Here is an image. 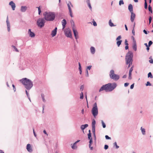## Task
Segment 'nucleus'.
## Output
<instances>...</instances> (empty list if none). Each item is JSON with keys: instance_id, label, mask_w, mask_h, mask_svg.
<instances>
[{"instance_id": "obj_1", "label": "nucleus", "mask_w": 153, "mask_h": 153, "mask_svg": "<svg viewBox=\"0 0 153 153\" xmlns=\"http://www.w3.org/2000/svg\"><path fill=\"white\" fill-rule=\"evenodd\" d=\"M117 84L115 82L109 83L103 85L99 90V92L105 90L106 92L111 91L117 87Z\"/></svg>"}, {"instance_id": "obj_2", "label": "nucleus", "mask_w": 153, "mask_h": 153, "mask_svg": "<svg viewBox=\"0 0 153 153\" xmlns=\"http://www.w3.org/2000/svg\"><path fill=\"white\" fill-rule=\"evenodd\" d=\"M19 81L25 86L27 90H30L33 86L32 82L30 79L24 78L19 80Z\"/></svg>"}, {"instance_id": "obj_3", "label": "nucleus", "mask_w": 153, "mask_h": 153, "mask_svg": "<svg viewBox=\"0 0 153 153\" xmlns=\"http://www.w3.org/2000/svg\"><path fill=\"white\" fill-rule=\"evenodd\" d=\"M45 20L48 21H53L56 17V14L54 12H45L43 14Z\"/></svg>"}, {"instance_id": "obj_4", "label": "nucleus", "mask_w": 153, "mask_h": 153, "mask_svg": "<svg viewBox=\"0 0 153 153\" xmlns=\"http://www.w3.org/2000/svg\"><path fill=\"white\" fill-rule=\"evenodd\" d=\"M133 54L131 51H128L126 56V63L128 65L129 63L132 64L133 60Z\"/></svg>"}, {"instance_id": "obj_5", "label": "nucleus", "mask_w": 153, "mask_h": 153, "mask_svg": "<svg viewBox=\"0 0 153 153\" xmlns=\"http://www.w3.org/2000/svg\"><path fill=\"white\" fill-rule=\"evenodd\" d=\"M110 78L115 81H117L120 78V76L118 75L114 74V71L113 70H111L109 74Z\"/></svg>"}, {"instance_id": "obj_6", "label": "nucleus", "mask_w": 153, "mask_h": 153, "mask_svg": "<svg viewBox=\"0 0 153 153\" xmlns=\"http://www.w3.org/2000/svg\"><path fill=\"white\" fill-rule=\"evenodd\" d=\"M91 112L94 117L95 118L98 113L97 104L96 102L94 103L91 110Z\"/></svg>"}, {"instance_id": "obj_7", "label": "nucleus", "mask_w": 153, "mask_h": 153, "mask_svg": "<svg viewBox=\"0 0 153 153\" xmlns=\"http://www.w3.org/2000/svg\"><path fill=\"white\" fill-rule=\"evenodd\" d=\"M45 22V18H40L37 20L36 24L38 27L42 28L44 26Z\"/></svg>"}, {"instance_id": "obj_8", "label": "nucleus", "mask_w": 153, "mask_h": 153, "mask_svg": "<svg viewBox=\"0 0 153 153\" xmlns=\"http://www.w3.org/2000/svg\"><path fill=\"white\" fill-rule=\"evenodd\" d=\"M72 22L73 23V26H72V28L73 29V31L74 33V35L75 37V39L76 40V41L77 42H78V40H77V39L79 38V36H78V33L76 30L75 28V24L73 20H71V23L72 24Z\"/></svg>"}, {"instance_id": "obj_9", "label": "nucleus", "mask_w": 153, "mask_h": 153, "mask_svg": "<svg viewBox=\"0 0 153 153\" xmlns=\"http://www.w3.org/2000/svg\"><path fill=\"white\" fill-rule=\"evenodd\" d=\"M65 35L68 37L71 38L72 37L71 31L70 30L66 31L65 32Z\"/></svg>"}, {"instance_id": "obj_10", "label": "nucleus", "mask_w": 153, "mask_h": 153, "mask_svg": "<svg viewBox=\"0 0 153 153\" xmlns=\"http://www.w3.org/2000/svg\"><path fill=\"white\" fill-rule=\"evenodd\" d=\"M57 27H55L51 33V35L52 37L55 36L57 33Z\"/></svg>"}, {"instance_id": "obj_11", "label": "nucleus", "mask_w": 153, "mask_h": 153, "mask_svg": "<svg viewBox=\"0 0 153 153\" xmlns=\"http://www.w3.org/2000/svg\"><path fill=\"white\" fill-rule=\"evenodd\" d=\"M26 149L28 152L31 153L32 152L33 149L30 144H28L26 146Z\"/></svg>"}, {"instance_id": "obj_12", "label": "nucleus", "mask_w": 153, "mask_h": 153, "mask_svg": "<svg viewBox=\"0 0 153 153\" xmlns=\"http://www.w3.org/2000/svg\"><path fill=\"white\" fill-rule=\"evenodd\" d=\"M9 4L11 6L13 10H15L16 7V5L13 1H10L9 2Z\"/></svg>"}, {"instance_id": "obj_13", "label": "nucleus", "mask_w": 153, "mask_h": 153, "mask_svg": "<svg viewBox=\"0 0 153 153\" xmlns=\"http://www.w3.org/2000/svg\"><path fill=\"white\" fill-rule=\"evenodd\" d=\"M6 23L7 26V30L8 32H9L10 30V23L8 20V17H7L6 19Z\"/></svg>"}, {"instance_id": "obj_14", "label": "nucleus", "mask_w": 153, "mask_h": 153, "mask_svg": "<svg viewBox=\"0 0 153 153\" xmlns=\"http://www.w3.org/2000/svg\"><path fill=\"white\" fill-rule=\"evenodd\" d=\"M28 33L29 34L30 37L33 38L35 36V34L34 33L31 31L30 29H29Z\"/></svg>"}, {"instance_id": "obj_15", "label": "nucleus", "mask_w": 153, "mask_h": 153, "mask_svg": "<svg viewBox=\"0 0 153 153\" xmlns=\"http://www.w3.org/2000/svg\"><path fill=\"white\" fill-rule=\"evenodd\" d=\"M131 21L132 22H133L134 21V20L135 17V14L133 12H131Z\"/></svg>"}, {"instance_id": "obj_16", "label": "nucleus", "mask_w": 153, "mask_h": 153, "mask_svg": "<svg viewBox=\"0 0 153 153\" xmlns=\"http://www.w3.org/2000/svg\"><path fill=\"white\" fill-rule=\"evenodd\" d=\"M88 126V124H84V125H82L81 126L80 128H81V129L83 131V132H84V130Z\"/></svg>"}, {"instance_id": "obj_17", "label": "nucleus", "mask_w": 153, "mask_h": 153, "mask_svg": "<svg viewBox=\"0 0 153 153\" xmlns=\"http://www.w3.org/2000/svg\"><path fill=\"white\" fill-rule=\"evenodd\" d=\"M27 9V7L26 6H22L21 7L20 10L22 12H25Z\"/></svg>"}, {"instance_id": "obj_18", "label": "nucleus", "mask_w": 153, "mask_h": 153, "mask_svg": "<svg viewBox=\"0 0 153 153\" xmlns=\"http://www.w3.org/2000/svg\"><path fill=\"white\" fill-rule=\"evenodd\" d=\"M62 25L63 29L65 28V25L66 24V21L65 19H63L62 21Z\"/></svg>"}, {"instance_id": "obj_19", "label": "nucleus", "mask_w": 153, "mask_h": 153, "mask_svg": "<svg viewBox=\"0 0 153 153\" xmlns=\"http://www.w3.org/2000/svg\"><path fill=\"white\" fill-rule=\"evenodd\" d=\"M128 9L129 11L131 13L133 12V6L131 4H130L128 6Z\"/></svg>"}, {"instance_id": "obj_20", "label": "nucleus", "mask_w": 153, "mask_h": 153, "mask_svg": "<svg viewBox=\"0 0 153 153\" xmlns=\"http://www.w3.org/2000/svg\"><path fill=\"white\" fill-rule=\"evenodd\" d=\"M70 5H71V7L73 6L72 4L71 3V2L70 1H69V3H68L67 4V6H68V9L69 10V11L72 10L71 8Z\"/></svg>"}, {"instance_id": "obj_21", "label": "nucleus", "mask_w": 153, "mask_h": 153, "mask_svg": "<svg viewBox=\"0 0 153 153\" xmlns=\"http://www.w3.org/2000/svg\"><path fill=\"white\" fill-rule=\"evenodd\" d=\"M91 52L92 54L94 53L95 52V48L93 47H91L90 48Z\"/></svg>"}, {"instance_id": "obj_22", "label": "nucleus", "mask_w": 153, "mask_h": 153, "mask_svg": "<svg viewBox=\"0 0 153 153\" xmlns=\"http://www.w3.org/2000/svg\"><path fill=\"white\" fill-rule=\"evenodd\" d=\"M96 121L94 119H93L92 123V128L95 127Z\"/></svg>"}, {"instance_id": "obj_23", "label": "nucleus", "mask_w": 153, "mask_h": 153, "mask_svg": "<svg viewBox=\"0 0 153 153\" xmlns=\"http://www.w3.org/2000/svg\"><path fill=\"white\" fill-rule=\"evenodd\" d=\"M109 24L110 26L111 27L115 26L116 25H114L112 22L111 19H110L109 21Z\"/></svg>"}, {"instance_id": "obj_24", "label": "nucleus", "mask_w": 153, "mask_h": 153, "mask_svg": "<svg viewBox=\"0 0 153 153\" xmlns=\"http://www.w3.org/2000/svg\"><path fill=\"white\" fill-rule=\"evenodd\" d=\"M116 44L118 47H119L120 45H121V43L122 42V40H117Z\"/></svg>"}, {"instance_id": "obj_25", "label": "nucleus", "mask_w": 153, "mask_h": 153, "mask_svg": "<svg viewBox=\"0 0 153 153\" xmlns=\"http://www.w3.org/2000/svg\"><path fill=\"white\" fill-rule=\"evenodd\" d=\"M132 48L133 49L136 51L137 49V44H132Z\"/></svg>"}, {"instance_id": "obj_26", "label": "nucleus", "mask_w": 153, "mask_h": 153, "mask_svg": "<svg viewBox=\"0 0 153 153\" xmlns=\"http://www.w3.org/2000/svg\"><path fill=\"white\" fill-rule=\"evenodd\" d=\"M79 73L80 74H82V68L81 66V65L80 63L79 62Z\"/></svg>"}, {"instance_id": "obj_27", "label": "nucleus", "mask_w": 153, "mask_h": 153, "mask_svg": "<svg viewBox=\"0 0 153 153\" xmlns=\"http://www.w3.org/2000/svg\"><path fill=\"white\" fill-rule=\"evenodd\" d=\"M41 96L43 102H46V100L45 99V95L44 94H41Z\"/></svg>"}, {"instance_id": "obj_28", "label": "nucleus", "mask_w": 153, "mask_h": 153, "mask_svg": "<svg viewBox=\"0 0 153 153\" xmlns=\"http://www.w3.org/2000/svg\"><path fill=\"white\" fill-rule=\"evenodd\" d=\"M148 10L149 12H150L151 13H152V7L150 5H149L148 6Z\"/></svg>"}, {"instance_id": "obj_29", "label": "nucleus", "mask_w": 153, "mask_h": 153, "mask_svg": "<svg viewBox=\"0 0 153 153\" xmlns=\"http://www.w3.org/2000/svg\"><path fill=\"white\" fill-rule=\"evenodd\" d=\"M148 78H152L153 77V76L152 75V74L151 72H150L148 73Z\"/></svg>"}, {"instance_id": "obj_30", "label": "nucleus", "mask_w": 153, "mask_h": 153, "mask_svg": "<svg viewBox=\"0 0 153 153\" xmlns=\"http://www.w3.org/2000/svg\"><path fill=\"white\" fill-rule=\"evenodd\" d=\"M101 122L102 124V125L103 128H105L106 126L105 123H104V122L102 120H101Z\"/></svg>"}, {"instance_id": "obj_31", "label": "nucleus", "mask_w": 153, "mask_h": 153, "mask_svg": "<svg viewBox=\"0 0 153 153\" xmlns=\"http://www.w3.org/2000/svg\"><path fill=\"white\" fill-rule=\"evenodd\" d=\"M142 132L143 134L144 135L145 134V130L144 128H143L142 127L141 128Z\"/></svg>"}, {"instance_id": "obj_32", "label": "nucleus", "mask_w": 153, "mask_h": 153, "mask_svg": "<svg viewBox=\"0 0 153 153\" xmlns=\"http://www.w3.org/2000/svg\"><path fill=\"white\" fill-rule=\"evenodd\" d=\"M88 140H90V139H92V137H91V134L88 133Z\"/></svg>"}, {"instance_id": "obj_33", "label": "nucleus", "mask_w": 153, "mask_h": 153, "mask_svg": "<svg viewBox=\"0 0 153 153\" xmlns=\"http://www.w3.org/2000/svg\"><path fill=\"white\" fill-rule=\"evenodd\" d=\"M36 7L38 8V14L40 15L41 12L40 6H39L38 7Z\"/></svg>"}, {"instance_id": "obj_34", "label": "nucleus", "mask_w": 153, "mask_h": 153, "mask_svg": "<svg viewBox=\"0 0 153 153\" xmlns=\"http://www.w3.org/2000/svg\"><path fill=\"white\" fill-rule=\"evenodd\" d=\"M132 73L129 72V76L128 79L131 80L132 79L131 75Z\"/></svg>"}, {"instance_id": "obj_35", "label": "nucleus", "mask_w": 153, "mask_h": 153, "mask_svg": "<svg viewBox=\"0 0 153 153\" xmlns=\"http://www.w3.org/2000/svg\"><path fill=\"white\" fill-rule=\"evenodd\" d=\"M124 2L123 0H120L119 2V5L120 6L122 4H124Z\"/></svg>"}, {"instance_id": "obj_36", "label": "nucleus", "mask_w": 153, "mask_h": 153, "mask_svg": "<svg viewBox=\"0 0 153 153\" xmlns=\"http://www.w3.org/2000/svg\"><path fill=\"white\" fill-rule=\"evenodd\" d=\"M146 85L147 86H150L152 85V84L149 81H147L146 83Z\"/></svg>"}, {"instance_id": "obj_37", "label": "nucleus", "mask_w": 153, "mask_h": 153, "mask_svg": "<svg viewBox=\"0 0 153 153\" xmlns=\"http://www.w3.org/2000/svg\"><path fill=\"white\" fill-rule=\"evenodd\" d=\"M149 59H150V60H149V62L150 63H151V64H153V59L152 58V56H150V57L149 58Z\"/></svg>"}, {"instance_id": "obj_38", "label": "nucleus", "mask_w": 153, "mask_h": 153, "mask_svg": "<svg viewBox=\"0 0 153 153\" xmlns=\"http://www.w3.org/2000/svg\"><path fill=\"white\" fill-rule=\"evenodd\" d=\"M152 20V18L151 16H150L149 17V24H150L151 23Z\"/></svg>"}, {"instance_id": "obj_39", "label": "nucleus", "mask_w": 153, "mask_h": 153, "mask_svg": "<svg viewBox=\"0 0 153 153\" xmlns=\"http://www.w3.org/2000/svg\"><path fill=\"white\" fill-rule=\"evenodd\" d=\"M114 146H115L116 148L117 149H118L119 147V146L117 145L116 142H115L114 143Z\"/></svg>"}, {"instance_id": "obj_40", "label": "nucleus", "mask_w": 153, "mask_h": 153, "mask_svg": "<svg viewBox=\"0 0 153 153\" xmlns=\"http://www.w3.org/2000/svg\"><path fill=\"white\" fill-rule=\"evenodd\" d=\"M122 37L121 35L118 36L116 39V40H120V39H121Z\"/></svg>"}, {"instance_id": "obj_41", "label": "nucleus", "mask_w": 153, "mask_h": 153, "mask_svg": "<svg viewBox=\"0 0 153 153\" xmlns=\"http://www.w3.org/2000/svg\"><path fill=\"white\" fill-rule=\"evenodd\" d=\"M93 134H95V127L92 128Z\"/></svg>"}, {"instance_id": "obj_42", "label": "nucleus", "mask_w": 153, "mask_h": 153, "mask_svg": "<svg viewBox=\"0 0 153 153\" xmlns=\"http://www.w3.org/2000/svg\"><path fill=\"white\" fill-rule=\"evenodd\" d=\"M144 8L145 9H147L148 8V5L147 2H145Z\"/></svg>"}, {"instance_id": "obj_43", "label": "nucleus", "mask_w": 153, "mask_h": 153, "mask_svg": "<svg viewBox=\"0 0 153 153\" xmlns=\"http://www.w3.org/2000/svg\"><path fill=\"white\" fill-rule=\"evenodd\" d=\"M106 139V140H111V138L109 137L108 135H106L105 136Z\"/></svg>"}, {"instance_id": "obj_44", "label": "nucleus", "mask_w": 153, "mask_h": 153, "mask_svg": "<svg viewBox=\"0 0 153 153\" xmlns=\"http://www.w3.org/2000/svg\"><path fill=\"white\" fill-rule=\"evenodd\" d=\"M84 88V85H82L80 87V90L81 91H82L83 90Z\"/></svg>"}, {"instance_id": "obj_45", "label": "nucleus", "mask_w": 153, "mask_h": 153, "mask_svg": "<svg viewBox=\"0 0 153 153\" xmlns=\"http://www.w3.org/2000/svg\"><path fill=\"white\" fill-rule=\"evenodd\" d=\"M153 43V42L152 41H149L148 43V46H150Z\"/></svg>"}, {"instance_id": "obj_46", "label": "nucleus", "mask_w": 153, "mask_h": 153, "mask_svg": "<svg viewBox=\"0 0 153 153\" xmlns=\"http://www.w3.org/2000/svg\"><path fill=\"white\" fill-rule=\"evenodd\" d=\"M108 146L107 145H105L104 147V149L105 150L108 149Z\"/></svg>"}, {"instance_id": "obj_47", "label": "nucleus", "mask_w": 153, "mask_h": 153, "mask_svg": "<svg viewBox=\"0 0 153 153\" xmlns=\"http://www.w3.org/2000/svg\"><path fill=\"white\" fill-rule=\"evenodd\" d=\"M91 144H89V147L90 148V150H92L93 149V148L92 146H91Z\"/></svg>"}, {"instance_id": "obj_48", "label": "nucleus", "mask_w": 153, "mask_h": 153, "mask_svg": "<svg viewBox=\"0 0 153 153\" xmlns=\"http://www.w3.org/2000/svg\"><path fill=\"white\" fill-rule=\"evenodd\" d=\"M91 67L92 66L91 65H89L87 66V69L86 70H90L91 69Z\"/></svg>"}, {"instance_id": "obj_49", "label": "nucleus", "mask_w": 153, "mask_h": 153, "mask_svg": "<svg viewBox=\"0 0 153 153\" xmlns=\"http://www.w3.org/2000/svg\"><path fill=\"white\" fill-rule=\"evenodd\" d=\"M85 76L86 77H88L89 74L88 73V70H86V75Z\"/></svg>"}, {"instance_id": "obj_50", "label": "nucleus", "mask_w": 153, "mask_h": 153, "mask_svg": "<svg viewBox=\"0 0 153 153\" xmlns=\"http://www.w3.org/2000/svg\"><path fill=\"white\" fill-rule=\"evenodd\" d=\"M89 140V144H92L93 143V142L92 139H90Z\"/></svg>"}, {"instance_id": "obj_51", "label": "nucleus", "mask_w": 153, "mask_h": 153, "mask_svg": "<svg viewBox=\"0 0 153 153\" xmlns=\"http://www.w3.org/2000/svg\"><path fill=\"white\" fill-rule=\"evenodd\" d=\"M12 46L13 48H14V49H15V50L16 51V52L18 51V49L15 46L13 45Z\"/></svg>"}, {"instance_id": "obj_52", "label": "nucleus", "mask_w": 153, "mask_h": 153, "mask_svg": "<svg viewBox=\"0 0 153 153\" xmlns=\"http://www.w3.org/2000/svg\"><path fill=\"white\" fill-rule=\"evenodd\" d=\"M69 13H70V16H71V17H73V15H72V10L70 11H69Z\"/></svg>"}, {"instance_id": "obj_53", "label": "nucleus", "mask_w": 153, "mask_h": 153, "mask_svg": "<svg viewBox=\"0 0 153 153\" xmlns=\"http://www.w3.org/2000/svg\"><path fill=\"white\" fill-rule=\"evenodd\" d=\"M76 144H74V143L73 145L71 146V148L72 149H76V148L75 147V145H76Z\"/></svg>"}, {"instance_id": "obj_54", "label": "nucleus", "mask_w": 153, "mask_h": 153, "mask_svg": "<svg viewBox=\"0 0 153 153\" xmlns=\"http://www.w3.org/2000/svg\"><path fill=\"white\" fill-rule=\"evenodd\" d=\"M93 24L94 26H97V24L95 21H94V22H93Z\"/></svg>"}, {"instance_id": "obj_55", "label": "nucleus", "mask_w": 153, "mask_h": 153, "mask_svg": "<svg viewBox=\"0 0 153 153\" xmlns=\"http://www.w3.org/2000/svg\"><path fill=\"white\" fill-rule=\"evenodd\" d=\"M134 83H133L130 86V89H133L134 88Z\"/></svg>"}, {"instance_id": "obj_56", "label": "nucleus", "mask_w": 153, "mask_h": 153, "mask_svg": "<svg viewBox=\"0 0 153 153\" xmlns=\"http://www.w3.org/2000/svg\"><path fill=\"white\" fill-rule=\"evenodd\" d=\"M125 44L126 45H128V41L127 39H125Z\"/></svg>"}, {"instance_id": "obj_57", "label": "nucleus", "mask_w": 153, "mask_h": 153, "mask_svg": "<svg viewBox=\"0 0 153 153\" xmlns=\"http://www.w3.org/2000/svg\"><path fill=\"white\" fill-rule=\"evenodd\" d=\"M129 83L128 82H126L124 83V85L125 87H126L129 85Z\"/></svg>"}, {"instance_id": "obj_58", "label": "nucleus", "mask_w": 153, "mask_h": 153, "mask_svg": "<svg viewBox=\"0 0 153 153\" xmlns=\"http://www.w3.org/2000/svg\"><path fill=\"white\" fill-rule=\"evenodd\" d=\"M12 86L13 87V90H14V91H16V88L15 87V86L13 84L12 85Z\"/></svg>"}, {"instance_id": "obj_59", "label": "nucleus", "mask_w": 153, "mask_h": 153, "mask_svg": "<svg viewBox=\"0 0 153 153\" xmlns=\"http://www.w3.org/2000/svg\"><path fill=\"white\" fill-rule=\"evenodd\" d=\"M33 133L34 135L35 136V137H36V133L35 132L34 128H33Z\"/></svg>"}, {"instance_id": "obj_60", "label": "nucleus", "mask_w": 153, "mask_h": 153, "mask_svg": "<svg viewBox=\"0 0 153 153\" xmlns=\"http://www.w3.org/2000/svg\"><path fill=\"white\" fill-rule=\"evenodd\" d=\"M133 70V67H132L129 69V72L132 73V71Z\"/></svg>"}, {"instance_id": "obj_61", "label": "nucleus", "mask_w": 153, "mask_h": 153, "mask_svg": "<svg viewBox=\"0 0 153 153\" xmlns=\"http://www.w3.org/2000/svg\"><path fill=\"white\" fill-rule=\"evenodd\" d=\"M25 93H26V94L27 95V97H29L30 96H29V93H28L27 91L26 90H25Z\"/></svg>"}, {"instance_id": "obj_62", "label": "nucleus", "mask_w": 153, "mask_h": 153, "mask_svg": "<svg viewBox=\"0 0 153 153\" xmlns=\"http://www.w3.org/2000/svg\"><path fill=\"white\" fill-rule=\"evenodd\" d=\"M129 47H128V45H126L125 48L126 50H127L128 49Z\"/></svg>"}, {"instance_id": "obj_63", "label": "nucleus", "mask_w": 153, "mask_h": 153, "mask_svg": "<svg viewBox=\"0 0 153 153\" xmlns=\"http://www.w3.org/2000/svg\"><path fill=\"white\" fill-rule=\"evenodd\" d=\"M88 6L89 7V8L90 9H91L92 7H91V4L90 3H89L88 4Z\"/></svg>"}, {"instance_id": "obj_64", "label": "nucleus", "mask_w": 153, "mask_h": 153, "mask_svg": "<svg viewBox=\"0 0 153 153\" xmlns=\"http://www.w3.org/2000/svg\"><path fill=\"white\" fill-rule=\"evenodd\" d=\"M143 32L146 34H148V33H147V31L145 29H144L143 30Z\"/></svg>"}]
</instances>
